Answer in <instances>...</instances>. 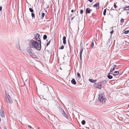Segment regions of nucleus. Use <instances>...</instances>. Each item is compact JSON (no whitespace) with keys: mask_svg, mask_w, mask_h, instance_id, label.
I'll return each mask as SVG.
<instances>
[{"mask_svg":"<svg viewBox=\"0 0 129 129\" xmlns=\"http://www.w3.org/2000/svg\"><path fill=\"white\" fill-rule=\"evenodd\" d=\"M41 41H36L33 39L29 41V45L32 48L40 50L41 49Z\"/></svg>","mask_w":129,"mask_h":129,"instance_id":"nucleus-1","label":"nucleus"},{"mask_svg":"<svg viewBox=\"0 0 129 129\" xmlns=\"http://www.w3.org/2000/svg\"><path fill=\"white\" fill-rule=\"evenodd\" d=\"M106 96L104 94L101 93L99 95V100L103 104H104L106 101Z\"/></svg>","mask_w":129,"mask_h":129,"instance_id":"nucleus-2","label":"nucleus"},{"mask_svg":"<svg viewBox=\"0 0 129 129\" xmlns=\"http://www.w3.org/2000/svg\"><path fill=\"white\" fill-rule=\"evenodd\" d=\"M31 48L30 46L28 47L27 49V52L30 56L33 57H36V56Z\"/></svg>","mask_w":129,"mask_h":129,"instance_id":"nucleus-3","label":"nucleus"},{"mask_svg":"<svg viewBox=\"0 0 129 129\" xmlns=\"http://www.w3.org/2000/svg\"><path fill=\"white\" fill-rule=\"evenodd\" d=\"M5 97L6 99V101L7 103L10 104L12 103L13 101L9 94L6 93Z\"/></svg>","mask_w":129,"mask_h":129,"instance_id":"nucleus-4","label":"nucleus"},{"mask_svg":"<svg viewBox=\"0 0 129 129\" xmlns=\"http://www.w3.org/2000/svg\"><path fill=\"white\" fill-rule=\"evenodd\" d=\"M102 82H100L96 83L94 84L93 86L94 87L98 88L99 89H100L102 88Z\"/></svg>","mask_w":129,"mask_h":129,"instance_id":"nucleus-5","label":"nucleus"},{"mask_svg":"<svg viewBox=\"0 0 129 129\" xmlns=\"http://www.w3.org/2000/svg\"><path fill=\"white\" fill-rule=\"evenodd\" d=\"M40 36L38 33H36L35 35L34 39L36 41H41L40 38Z\"/></svg>","mask_w":129,"mask_h":129,"instance_id":"nucleus-6","label":"nucleus"},{"mask_svg":"<svg viewBox=\"0 0 129 129\" xmlns=\"http://www.w3.org/2000/svg\"><path fill=\"white\" fill-rule=\"evenodd\" d=\"M60 112L61 113V114L64 117L67 118H68V116L66 114L65 112L63 110L60 108Z\"/></svg>","mask_w":129,"mask_h":129,"instance_id":"nucleus-7","label":"nucleus"},{"mask_svg":"<svg viewBox=\"0 0 129 129\" xmlns=\"http://www.w3.org/2000/svg\"><path fill=\"white\" fill-rule=\"evenodd\" d=\"M39 14L40 15L39 17H40L41 19H43L45 15V13L43 12V11H42L41 13L40 12H39Z\"/></svg>","mask_w":129,"mask_h":129,"instance_id":"nucleus-8","label":"nucleus"},{"mask_svg":"<svg viewBox=\"0 0 129 129\" xmlns=\"http://www.w3.org/2000/svg\"><path fill=\"white\" fill-rule=\"evenodd\" d=\"M0 115L2 117H4L5 116L4 112L2 109L0 110Z\"/></svg>","mask_w":129,"mask_h":129,"instance_id":"nucleus-9","label":"nucleus"},{"mask_svg":"<svg viewBox=\"0 0 129 129\" xmlns=\"http://www.w3.org/2000/svg\"><path fill=\"white\" fill-rule=\"evenodd\" d=\"M83 50V49H81V50H80V60H81V61H82V54Z\"/></svg>","mask_w":129,"mask_h":129,"instance_id":"nucleus-10","label":"nucleus"},{"mask_svg":"<svg viewBox=\"0 0 129 129\" xmlns=\"http://www.w3.org/2000/svg\"><path fill=\"white\" fill-rule=\"evenodd\" d=\"M66 37L65 36H64L63 38V43L64 44H66Z\"/></svg>","mask_w":129,"mask_h":129,"instance_id":"nucleus-11","label":"nucleus"},{"mask_svg":"<svg viewBox=\"0 0 129 129\" xmlns=\"http://www.w3.org/2000/svg\"><path fill=\"white\" fill-rule=\"evenodd\" d=\"M116 11V10L113 9V11L111 10V12L112 13V14H111V16L114 15H115V12Z\"/></svg>","mask_w":129,"mask_h":129,"instance_id":"nucleus-12","label":"nucleus"},{"mask_svg":"<svg viewBox=\"0 0 129 129\" xmlns=\"http://www.w3.org/2000/svg\"><path fill=\"white\" fill-rule=\"evenodd\" d=\"M91 10L89 8H87L86 10V13H90Z\"/></svg>","mask_w":129,"mask_h":129,"instance_id":"nucleus-13","label":"nucleus"},{"mask_svg":"<svg viewBox=\"0 0 129 129\" xmlns=\"http://www.w3.org/2000/svg\"><path fill=\"white\" fill-rule=\"evenodd\" d=\"M99 3H96L93 5V7H96L98 8V9H99Z\"/></svg>","mask_w":129,"mask_h":129,"instance_id":"nucleus-14","label":"nucleus"},{"mask_svg":"<svg viewBox=\"0 0 129 129\" xmlns=\"http://www.w3.org/2000/svg\"><path fill=\"white\" fill-rule=\"evenodd\" d=\"M71 82L74 85L76 84V82L75 79L74 78L71 81Z\"/></svg>","mask_w":129,"mask_h":129,"instance_id":"nucleus-15","label":"nucleus"},{"mask_svg":"<svg viewBox=\"0 0 129 129\" xmlns=\"http://www.w3.org/2000/svg\"><path fill=\"white\" fill-rule=\"evenodd\" d=\"M119 72L118 71H115L113 73V75L114 76H116L119 74Z\"/></svg>","mask_w":129,"mask_h":129,"instance_id":"nucleus-16","label":"nucleus"},{"mask_svg":"<svg viewBox=\"0 0 129 129\" xmlns=\"http://www.w3.org/2000/svg\"><path fill=\"white\" fill-rule=\"evenodd\" d=\"M110 73H109L108 75V78L109 79H111L113 78V77L111 76L110 75Z\"/></svg>","mask_w":129,"mask_h":129,"instance_id":"nucleus-17","label":"nucleus"},{"mask_svg":"<svg viewBox=\"0 0 129 129\" xmlns=\"http://www.w3.org/2000/svg\"><path fill=\"white\" fill-rule=\"evenodd\" d=\"M89 81L92 83H94L96 81V80H93L92 79H89Z\"/></svg>","mask_w":129,"mask_h":129,"instance_id":"nucleus-18","label":"nucleus"},{"mask_svg":"<svg viewBox=\"0 0 129 129\" xmlns=\"http://www.w3.org/2000/svg\"><path fill=\"white\" fill-rule=\"evenodd\" d=\"M124 9L126 10H129V6L124 8Z\"/></svg>","mask_w":129,"mask_h":129,"instance_id":"nucleus-19","label":"nucleus"},{"mask_svg":"<svg viewBox=\"0 0 129 129\" xmlns=\"http://www.w3.org/2000/svg\"><path fill=\"white\" fill-rule=\"evenodd\" d=\"M47 38V36L46 35H44L43 39L44 40H45Z\"/></svg>","mask_w":129,"mask_h":129,"instance_id":"nucleus-20","label":"nucleus"},{"mask_svg":"<svg viewBox=\"0 0 129 129\" xmlns=\"http://www.w3.org/2000/svg\"><path fill=\"white\" fill-rule=\"evenodd\" d=\"M91 47L92 48H93V47L94 46V42H93V40L92 41L91 44Z\"/></svg>","mask_w":129,"mask_h":129,"instance_id":"nucleus-21","label":"nucleus"},{"mask_svg":"<svg viewBox=\"0 0 129 129\" xmlns=\"http://www.w3.org/2000/svg\"><path fill=\"white\" fill-rule=\"evenodd\" d=\"M29 11L33 13L34 12V10L31 8H29Z\"/></svg>","mask_w":129,"mask_h":129,"instance_id":"nucleus-22","label":"nucleus"},{"mask_svg":"<svg viewBox=\"0 0 129 129\" xmlns=\"http://www.w3.org/2000/svg\"><path fill=\"white\" fill-rule=\"evenodd\" d=\"M115 69V68H113H113H111L110 70V72H112Z\"/></svg>","mask_w":129,"mask_h":129,"instance_id":"nucleus-23","label":"nucleus"},{"mask_svg":"<svg viewBox=\"0 0 129 129\" xmlns=\"http://www.w3.org/2000/svg\"><path fill=\"white\" fill-rule=\"evenodd\" d=\"M106 9H105L104 10V11L103 12V15L105 16L106 15Z\"/></svg>","mask_w":129,"mask_h":129,"instance_id":"nucleus-24","label":"nucleus"},{"mask_svg":"<svg viewBox=\"0 0 129 129\" xmlns=\"http://www.w3.org/2000/svg\"><path fill=\"white\" fill-rule=\"evenodd\" d=\"M82 123L83 125H84L85 123V121L84 120H83L82 121Z\"/></svg>","mask_w":129,"mask_h":129,"instance_id":"nucleus-25","label":"nucleus"},{"mask_svg":"<svg viewBox=\"0 0 129 129\" xmlns=\"http://www.w3.org/2000/svg\"><path fill=\"white\" fill-rule=\"evenodd\" d=\"M129 32V30H125L124 31V33L125 34H127Z\"/></svg>","mask_w":129,"mask_h":129,"instance_id":"nucleus-26","label":"nucleus"},{"mask_svg":"<svg viewBox=\"0 0 129 129\" xmlns=\"http://www.w3.org/2000/svg\"><path fill=\"white\" fill-rule=\"evenodd\" d=\"M77 75L78 77V78H80L81 76H80V74L79 73H77Z\"/></svg>","mask_w":129,"mask_h":129,"instance_id":"nucleus-27","label":"nucleus"},{"mask_svg":"<svg viewBox=\"0 0 129 129\" xmlns=\"http://www.w3.org/2000/svg\"><path fill=\"white\" fill-rule=\"evenodd\" d=\"M43 85H44L45 86V87L47 89H48V86L47 85H46L44 84H43Z\"/></svg>","mask_w":129,"mask_h":129,"instance_id":"nucleus-28","label":"nucleus"},{"mask_svg":"<svg viewBox=\"0 0 129 129\" xmlns=\"http://www.w3.org/2000/svg\"><path fill=\"white\" fill-rule=\"evenodd\" d=\"M31 15L32 17H35V15L34 13H31Z\"/></svg>","mask_w":129,"mask_h":129,"instance_id":"nucleus-29","label":"nucleus"},{"mask_svg":"<svg viewBox=\"0 0 129 129\" xmlns=\"http://www.w3.org/2000/svg\"><path fill=\"white\" fill-rule=\"evenodd\" d=\"M64 47L63 46H62L59 48L60 49H63L64 48Z\"/></svg>","mask_w":129,"mask_h":129,"instance_id":"nucleus-30","label":"nucleus"},{"mask_svg":"<svg viewBox=\"0 0 129 129\" xmlns=\"http://www.w3.org/2000/svg\"><path fill=\"white\" fill-rule=\"evenodd\" d=\"M114 8H117V7L116 5V4H115V3H114Z\"/></svg>","mask_w":129,"mask_h":129,"instance_id":"nucleus-31","label":"nucleus"},{"mask_svg":"<svg viewBox=\"0 0 129 129\" xmlns=\"http://www.w3.org/2000/svg\"><path fill=\"white\" fill-rule=\"evenodd\" d=\"M83 12V10H81L80 11V13L81 14H82Z\"/></svg>","mask_w":129,"mask_h":129,"instance_id":"nucleus-32","label":"nucleus"},{"mask_svg":"<svg viewBox=\"0 0 129 129\" xmlns=\"http://www.w3.org/2000/svg\"><path fill=\"white\" fill-rule=\"evenodd\" d=\"M120 21L122 23L123 22H124V19H123V18H121V20H120Z\"/></svg>","mask_w":129,"mask_h":129,"instance_id":"nucleus-33","label":"nucleus"},{"mask_svg":"<svg viewBox=\"0 0 129 129\" xmlns=\"http://www.w3.org/2000/svg\"><path fill=\"white\" fill-rule=\"evenodd\" d=\"M17 48L18 49H19L20 48V46L19 44L17 45L16 46Z\"/></svg>","mask_w":129,"mask_h":129,"instance_id":"nucleus-34","label":"nucleus"},{"mask_svg":"<svg viewBox=\"0 0 129 129\" xmlns=\"http://www.w3.org/2000/svg\"><path fill=\"white\" fill-rule=\"evenodd\" d=\"M50 42H51V41H49V42H48V43H47V45H46V47H47V46L48 45H49V44H50Z\"/></svg>","mask_w":129,"mask_h":129,"instance_id":"nucleus-35","label":"nucleus"},{"mask_svg":"<svg viewBox=\"0 0 129 129\" xmlns=\"http://www.w3.org/2000/svg\"><path fill=\"white\" fill-rule=\"evenodd\" d=\"M113 32H114V30H112V31H111L110 32V33H111V35L113 33Z\"/></svg>","mask_w":129,"mask_h":129,"instance_id":"nucleus-36","label":"nucleus"},{"mask_svg":"<svg viewBox=\"0 0 129 129\" xmlns=\"http://www.w3.org/2000/svg\"><path fill=\"white\" fill-rule=\"evenodd\" d=\"M2 7L1 6L0 7V11H2Z\"/></svg>","mask_w":129,"mask_h":129,"instance_id":"nucleus-37","label":"nucleus"},{"mask_svg":"<svg viewBox=\"0 0 129 129\" xmlns=\"http://www.w3.org/2000/svg\"><path fill=\"white\" fill-rule=\"evenodd\" d=\"M116 65H114L113 66V68H115L116 67Z\"/></svg>","mask_w":129,"mask_h":129,"instance_id":"nucleus-38","label":"nucleus"},{"mask_svg":"<svg viewBox=\"0 0 129 129\" xmlns=\"http://www.w3.org/2000/svg\"><path fill=\"white\" fill-rule=\"evenodd\" d=\"M71 11V12L73 13V12L74 11H75V10H72Z\"/></svg>","mask_w":129,"mask_h":129,"instance_id":"nucleus-39","label":"nucleus"},{"mask_svg":"<svg viewBox=\"0 0 129 129\" xmlns=\"http://www.w3.org/2000/svg\"><path fill=\"white\" fill-rule=\"evenodd\" d=\"M88 1L91 3L92 2V0H88Z\"/></svg>","mask_w":129,"mask_h":129,"instance_id":"nucleus-40","label":"nucleus"},{"mask_svg":"<svg viewBox=\"0 0 129 129\" xmlns=\"http://www.w3.org/2000/svg\"><path fill=\"white\" fill-rule=\"evenodd\" d=\"M28 127H30L31 128H32V127L30 125H28Z\"/></svg>","mask_w":129,"mask_h":129,"instance_id":"nucleus-41","label":"nucleus"},{"mask_svg":"<svg viewBox=\"0 0 129 129\" xmlns=\"http://www.w3.org/2000/svg\"><path fill=\"white\" fill-rule=\"evenodd\" d=\"M74 18V17H73V18H71V20H72Z\"/></svg>","mask_w":129,"mask_h":129,"instance_id":"nucleus-42","label":"nucleus"},{"mask_svg":"<svg viewBox=\"0 0 129 129\" xmlns=\"http://www.w3.org/2000/svg\"><path fill=\"white\" fill-rule=\"evenodd\" d=\"M48 21H49L48 20H47V22H48Z\"/></svg>","mask_w":129,"mask_h":129,"instance_id":"nucleus-43","label":"nucleus"}]
</instances>
